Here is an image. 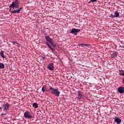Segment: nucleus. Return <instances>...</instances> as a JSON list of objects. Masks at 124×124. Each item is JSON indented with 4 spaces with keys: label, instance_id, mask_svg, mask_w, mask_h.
<instances>
[{
    "label": "nucleus",
    "instance_id": "f257e3e1",
    "mask_svg": "<svg viewBox=\"0 0 124 124\" xmlns=\"http://www.w3.org/2000/svg\"><path fill=\"white\" fill-rule=\"evenodd\" d=\"M19 4H20V2L19 0H15L14 2H12L9 6V11L11 13H13L14 14H19L21 12V10L23 9V7H20L19 8ZM17 8H19L17 9Z\"/></svg>",
    "mask_w": 124,
    "mask_h": 124
},
{
    "label": "nucleus",
    "instance_id": "f03ea898",
    "mask_svg": "<svg viewBox=\"0 0 124 124\" xmlns=\"http://www.w3.org/2000/svg\"><path fill=\"white\" fill-rule=\"evenodd\" d=\"M45 38L46 41H47L46 42V45L49 47V49H50L51 51L54 52V51H55L54 47L57 46V43H55L54 40H53V39L51 38L49 36H45Z\"/></svg>",
    "mask_w": 124,
    "mask_h": 124
},
{
    "label": "nucleus",
    "instance_id": "7ed1b4c3",
    "mask_svg": "<svg viewBox=\"0 0 124 124\" xmlns=\"http://www.w3.org/2000/svg\"><path fill=\"white\" fill-rule=\"evenodd\" d=\"M49 91L50 93L53 94V95H55V96H60V93H60V91H59L58 89H55L52 87H50Z\"/></svg>",
    "mask_w": 124,
    "mask_h": 124
},
{
    "label": "nucleus",
    "instance_id": "20e7f679",
    "mask_svg": "<svg viewBox=\"0 0 124 124\" xmlns=\"http://www.w3.org/2000/svg\"><path fill=\"white\" fill-rule=\"evenodd\" d=\"M80 31H81L80 29L74 28L71 30V33H72V34H74V35H77L78 32H80Z\"/></svg>",
    "mask_w": 124,
    "mask_h": 124
},
{
    "label": "nucleus",
    "instance_id": "39448f33",
    "mask_svg": "<svg viewBox=\"0 0 124 124\" xmlns=\"http://www.w3.org/2000/svg\"><path fill=\"white\" fill-rule=\"evenodd\" d=\"M78 95L77 96V98L78 100H82L83 99V94H82V91L81 90H79L78 91Z\"/></svg>",
    "mask_w": 124,
    "mask_h": 124
},
{
    "label": "nucleus",
    "instance_id": "423d86ee",
    "mask_svg": "<svg viewBox=\"0 0 124 124\" xmlns=\"http://www.w3.org/2000/svg\"><path fill=\"white\" fill-rule=\"evenodd\" d=\"M24 117L25 119H31L32 118V116L30 115V112L28 111L24 112Z\"/></svg>",
    "mask_w": 124,
    "mask_h": 124
},
{
    "label": "nucleus",
    "instance_id": "0eeeda50",
    "mask_svg": "<svg viewBox=\"0 0 124 124\" xmlns=\"http://www.w3.org/2000/svg\"><path fill=\"white\" fill-rule=\"evenodd\" d=\"M54 68H55V67L54 66V63H50L47 65V69H48V70H50V71L54 70Z\"/></svg>",
    "mask_w": 124,
    "mask_h": 124
},
{
    "label": "nucleus",
    "instance_id": "6e6552de",
    "mask_svg": "<svg viewBox=\"0 0 124 124\" xmlns=\"http://www.w3.org/2000/svg\"><path fill=\"white\" fill-rule=\"evenodd\" d=\"M118 92L119 93H124V87L120 86L118 88Z\"/></svg>",
    "mask_w": 124,
    "mask_h": 124
},
{
    "label": "nucleus",
    "instance_id": "1a4fd4ad",
    "mask_svg": "<svg viewBox=\"0 0 124 124\" xmlns=\"http://www.w3.org/2000/svg\"><path fill=\"white\" fill-rule=\"evenodd\" d=\"M115 118L114 123H116L117 124H120L122 123V120L119 117H115Z\"/></svg>",
    "mask_w": 124,
    "mask_h": 124
},
{
    "label": "nucleus",
    "instance_id": "9d476101",
    "mask_svg": "<svg viewBox=\"0 0 124 124\" xmlns=\"http://www.w3.org/2000/svg\"><path fill=\"white\" fill-rule=\"evenodd\" d=\"M10 105L8 103H7L6 104L3 105V106L4 107V110L5 111H7L9 109V106Z\"/></svg>",
    "mask_w": 124,
    "mask_h": 124
},
{
    "label": "nucleus",
    "instance_id": "9b49d317",
    "mask_svg": "<svg viewBox=\"0 0 124 124\" xmlns=\"http://www.w3.org/2000/svg\"><path fill=\"white\" fill-rule=\"evenodd\" d=\"M118 56L117 54V52H114L111 55V58L112 59H116V57Z\"/></svg>",
    "mask_w": 124,
    "mask_h": 124
},
{
    "label": "nucleus",
    "instance_id": "f8f14e48",
    "mask_svg": "<svg viewBox=\"0 0 124 124\" xmlns=\"http://www.w3.org/2000/svg\"><path fill=\"white\" fill-rule=\"evenodd\" d=\"M120 16V13H119L118 11H115L114 12V18H118Z\"/></svg>",
    "mask_w": 124,
    "mask_h": 124
},
{
    "label": "nucleus",
    "instance_id": "ddd939ff",
    "mask_svg": "<svg viewBox=\"0 0 124 124\" xmlns=\"http://www.w3.org/2000/svg\"><path fill=\"white\" fill-rule=\"evenodd\" d=\"M3 54H4V51L1 50V51L0 52V55L1 56V58L4 59L5 58V56H4Z\"/></svg>",
    "mask_w": 124,
    "mask_h": 124
},
{
    "label": "nucleus",
    "instance_id": "4468645a",
    "mask_svg": "<svg viewBox=\"0 0 124 124\" xmlns=\"http://www.w3.org/2000/svg\"><path fill=\"white\" fill-rule=\"evenodd\" d=\"M32 107L36 109L38 107V104L36 103H33L32 105Z\"/></svg>",
    "mask_w": 124,
    "mask_h": 124
},
{
    "label": "nucleus",
    "instance_id": "2eb2a0df",
    "mask_svg": "<svg viewBox=\"0 0 124 124\" xmlns=\"http://www.w3.org/2000/svg\"><path fill=\"white\" fill-rule=\"evenodd\" d=\"M42 92L43 93H45V92H48V90H47V88H46V87L43 86L42 88Z\"/></svg>",
    "mask_w": 124,
    "mask_h": 124
},
{
    "label": "nucleus",
    "instance_id": "dca6fc26",
    "mask_svg": "<svg viewBox=\"0 0 124 124\" xmlns=\"http://www.w3.org/2000/svg\"><path fill=\"white\" fill-rule=\"evenodd\" d=\"M119 75L121 76H124V70L119 71Z\"/></svg>",
    "mask_w": 124,
    "mask_h": 124
},
{
    "label": "nucleus",
    "instance_id": "f3484780",
    "mask_svg": "<svg viewBox=\"0 0 124 124\" xmlns=\"http://www.w3.org/2000/svg\"><path fill=\"white\" fill-rule=\"evenodd\" d=\"M4 68V64L0 63V69H3Z\"/></svg>",
    "mask_w": 124,
    "mask_h": 124
},
{
    "label": "nucleus",
    "instance_id": "a211bd4d",
    "mask_svg": "<svg viewBox=\"0 0 124 124\" xmlns=\"http://www.w3.org/2000/svg\"><path fill=\"white\" fill-rule=\"evenodd\" d=\"M109 17L110 18H115V16L113 15V14H111L110 15H109Z\"/></svg>",
    "mask_w": 124,
    "mask_h": 124
},
{
    "label": "nucleus",
    "instance_id": "6ab92c4d",
    "mask_svg": "<svg viewBox=\"0 0 124 124\" xmlns=\"http://www.w3.org/2000/svg\"><path fill=\"white\" fill-rule=\"evenodd\" d=\"M41 57L43 59V60H45V59H46V57L45 56V55H42L41 56Z\"/></svg>",
    "mask_w": 124,
    "mask_h": 124
},
{
    "label": "nucleus",
    "instance_id": "aec40b11",
    "mask_svg": "<svg viewBox=\"0 0 124 124\" xmlns=\"http://www.w3.org/2000/svg\"><path fill=\"white\" fill-rule=\"evenodd\" d=\"M79 47H84V44H81L78 45Z\"/></svg>",
    "mask_w": 124,
    "mask_h": 124
},
{
    "label": "nucleus",
    "instance_id": "412c9836",
    "mask_svg": "<svg viewBox=\"0 0 124 124\" xmlns=\"http://www.w3.org/2000/svg\"><path fill=\"white\" fill-rule=\"evenodd\" d=\"M12 43H13L14 44V45H15V44H17L16 42H12Z\"/></svg>",
    "mask_w": 124,
    "mask_h": 124
},
{
    "label": "nucleus",
    "instance_id": "4be33fe9",
    "mask_svg": "<svg viewBox=\"0 0 124 124\" xmlns=\"http://www.w3.org/2000/svg\"><path fill=\"white\" fill-rule=\"evenodd\" d=\"M96 0H91L90 1H92V2H94L96 1Z\"/></svg>",
    "mask_w": 124,
    "mask_h": 124
},
{
    "label": "nucleus",
    "instance_id": "5701e85b",
    "mask_svg": "<svg viewBox=\"0 0 124 124\" xmlns=\"http://www.w3.org/2000/svg\"><path fill=\"white\" fill-rule=\"evenodd\" d=\"M89 45H87V44H84V46H85L86 47H88V46Z\"/></svg>",
    "mask_w": 124,
    "mask_h": 124
},
{
    "label": "nucleus",
    "instance_id": "b1692460",
    "mask_svg": "<svg viewBox=\"0 0 124 124\" xmlns=\"http://www.w3.org/2000/svg\"><path fill=\"white\" fill-rule=\"evenodd\" d=\"M6 115V113H2L1 114V116H3V115Z\"/></svg>",
    "mask_w": 124,
    "mask_h": 124
},
{
    "label": "nucleus",
    "instance_id": "393cba45",
    "mask_svg": "<svg viewBox=\"0 0 124 124\" xmlns=\"http://www.w3.org/2000/svg\"><path fill=\"white\" fill-rule=\"evenodd\" d=\"M1 109H2V108L0 107V110H1Z\"/></svg>",
    "mask_w": 124,
    "mask_h": 124
},
{
    "label": "nucleus",
    "instance_id": "a878e982",
    "mask_svg": "<svg viewBox=\"0 0 124 124\" xmlns=\"http://www.w3.org/2000/svg\"><path fill=\"white\" fill-rule=\"evenodd\" d=\"M91 2H92V1H90L89 2V3H91Z\"/></svg>",
    "mask_w": 124,
    "mask_h": 124
}]
</instances>
